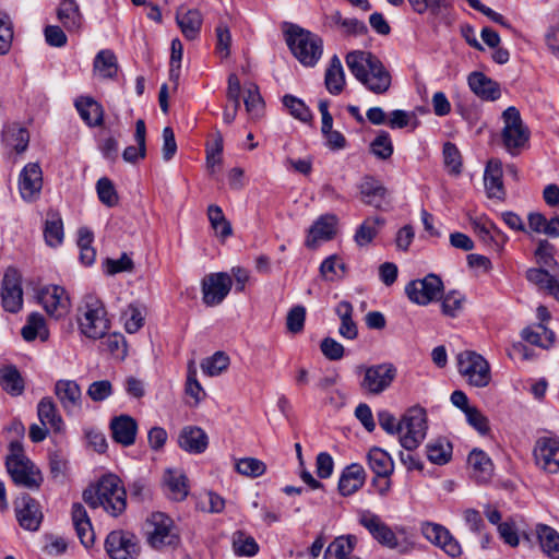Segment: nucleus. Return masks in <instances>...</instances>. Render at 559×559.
I'll return each instance as SVG.
<instances>
[{
    "label": "nucleus",
    "instance_id": "nucleus-1",
    "mask_svg": "<svg viewBox=\"0 0 559 559\" xmlns=\"http://www.w3.org/2000/svg\"><path fill=\"white\" fill-rule=\"evenodd\" d=\"M346 64L352 74L370 92L384 94L391 86V74L378 57L369 51L347 53Z\"/></svg>",
    "mask_w": 559,
    "mask_h": 559
},
{
    "label": "nucleus",
    "instance_id": "nucleus-2",
    "mask_svg": "<svg viewBox=\"0 0 559 559\" xmlns=\"http://www.w3.org/2000/svg\"><path fill=\"white\" fill-rule=\"evenodd\" d=\"M84 501L93 509L103 507L112 516L120 515L127 507L126 489L116 475H106L100 478L96 487L83 492Z\"/></svg>",
    "mask_w": 559,
    "mask_h": 559
},
{
    "label": "nucleus",
    "instance_id": "nucleus-3",
    "mask_svg": "<svg viewBox=\"0 0 559 559\" xmlns=\"http://www.w3.org/2000/svg\"><path fill=\"white\" fill-rule=\"evenodd\" d=\"M5 468L16 486L38 490L44 481L40 469L25 455L23 444L19 440L9 444Z\"/></svg>",
    "mask_w": 559,
    "mask_h": 559
},
{
    "label": "nucleus",
    "instance_id": "nucleus-4",
    "mask_svg": "<svg viewBox=\"0 0 559 559\" xmlns=\"http://www.w3.org/2000/svg\"><path fill=\"white\" fill-rule=\"evenodd\" d=\"M286 43L295 58L305 67H314L323 53V40L298 25L286 31Z\"/></svg>",
    "mask_w": 559,
    "mask_h": 559
},
{
    "label": "nucleus",
    "instance_id": "nucleus-5",
    "mask_svg": "<svg viewBox=\"0 0 559 559\" xmlns=\"http://www.w3.org/2000/svg\"><path fill=\"white\" fill-rule=\"evenodd\" d=\"M146 539L157 550L176 548L180 544L177 526L171 518L163 512H154L146 520Z\"/></svg>",
    "mask_w": 559,
    "mask_h": 559
},
{
    "label": "nucleus",
    "instance_id": "nucleus-6",
    "mask_svg": "<svg viewBox=\"0 0 559 559\" xmlns=\"http://www.w3.org/2000/svg\"><path fill=\"white\" fill-rule=\"evenodd\" d=\"M78 321L81 333L88 338H102L109 330L106 309L103 302L93 296L85 299Z\"/></svg>",
    "mask_w": 559,
    "mask_h": 559
},
{
    "label": "nucleus",
    "instance_id": "nucleus-7",
    "mask_svg": "<svg viewBox=\"0 0 559 559\" xmlns=\"http://www.w3.org/2000/svg\"><path fill=\"white\" fill-rule=\"evenodd\" d=\"M356 373L362 376L359 388L364 393L380 395L392 385L397 370L393 364L382 362L371 366L359 365Z\"/></svg>",
    "mask_w": 559,
    "mask_h": 559
},
{
    "label": "nucleus",
    "instance_id": "nucleus-8",
    "mask_svg": "<svg viewBox=\"0 0 559 559\" xmlns=\"http://www.w3.org/2000/svg\"><path fill=\"white\" fill-rule=\"evenodd\" d=\"M427 428L426 409L420 406L409 408L400 423L401 445L408 451L416 449L426 438Z\"/></svg>",
    "mask_w": 559,
    "mask_h": 559
},
{
    "label": "nucleus",
    "instance_id": "nucleus-9",
    "mask_svg": "<svg viewBox=\"0 0 559 559\" xmlns=\"http://www.w3.org/2000/svg\"><path fill=\"white\" fill-rule=\"evenodd\" d=\"M457 368L469 385L485 388L491 380L488 361L474 350H464L456 357Z\"/></svg>",
    "mask_w": 559,
    "mask_h": 559
},
{
    "label": "nucleus",
    "instance_id": "nucleus-10",
    "mask_svg": "<svg viewBox=\"0 0 559 559\" xmlns=\"http://www.w3.org/2000/svg\"><path fill=\"white\" fill-rule=\"evenodd\" d=\"M502 120L504 123L501 132L503 145L508 152L514 154L527 142L530 132L523 123L519 109L514 106L508 107L502 112Z\"/></svg>",
    "mask_w": 559,
    "mask_h": 559
},
{
    "label": "nucleus",
    "instance_id": "nucleus-11",
    "mask_svg": "<svg viewBox=\"0 0 559 559\" xmlns=\"http://www.w3.org/2000/svg\"><path fill=\"white\" fill-rule=\"evenodd\" d=\"M443 282L440 276L430 273L424 278L414 280L405 286L408 299L419 306H427L441 298Z\"/></svg>",
    "mask_w": 559,
    "mask_h": 559
},
{
    "label": "nucleus",
    "instance_id": "nucleus-12",
    "mask_svg": "<svg viewBox=\"0 0 559 559\" xmlns=\"http://www.w3.org/2000/svg\"><path fill=\"white\" fill-rule=\"evenodd\" d=\"M105 548L111 559H135L140 552L136 536L126 531H112L107 535Z\"/></svg>",
    "mask_w": 559,
    "mask_h": 559
},
{
    "label": "nucleus",
    "instance_id": "nucleus-13",
    "mask_svg": "<svg viewBox=\"0 0 559 559\" xmlns=\"http://www.w3.org/2000/svg\"><path fill=\"white\" fill-rule=\"evenodd\" d=\"M233 286L231 276L225 272L211 273L202 280V300L209 307L223 302Z\"/></svg>",
    "mask_w": 559,
    "mask_h": 559
},
{
    "label": "nucleus",
    "instance_id": "nucleus-14",
    "mask_svg": "<svg viewBox=\"0 0 559 559\" xmlns=\"http://www.w3.org/2000/svg\"><path fill=\"white\" fill-rule=\"evenodd\" d=\"M1 299L5 311L16 313L22 308L23 290L21 286V275L14 267H9L4 273Z\"/></svg>",
    "mask_w": 559,
    "mask_h": 559
},
{
    "label": "nucleus",
    "instance_id": "nucleus-15",
    "mask_svg": "<svg viewBox=\"0 0 559 559\" xmlns=\"http://www.w3.org/2000/svg\"><path fill=\"white\" fill-rule=\"evenodd\" d=\"M536 465L547 473L559 472V439L554 437H540L534 447Z\"/></svg>",
    "mask_w": 559,
    "mask_h": 559
},
{
    "label": "nucleus",
    "instance_id": "nucleus-16",
    "mask_svg": "<svg viewBox=\"0 0 559 559\" xmlns=\"http://www.w3.org/2000/svg\"><path fill=\"white\" fill-rule=\"evenodd\" d=\"M420 531L427 540L440 547L450 557L461 556L462 548L460 543L444 526L432 522H425L421 524Z\"/></svg>",
    "mask_w": 559,
    "mask_h": 559
},
{
    "label": "nucleus",
    "instance_id": "nucleus-17",
    "mask_svg": "<svg viewBox=\"0 0 559 559\" xmlns=\"http://www.w3.org/2000/svg\"><path fill=\"white\" fill-rule=\"evenodd\" d=\"M19 524L26 531L35 532L43 521L39 503L27 493H23L15 502Z\"/></svg>",
    "mask_w": 559,
    "mask_h": 559
},
{
    "label": "nucleus",
    "instance_id": "nucleus-18",
    "mask_svg": "<svg viewBox=\"0 0 559 559\" xmlns=\"http://www.w3.org/2000/svg\"><path fill=\"white\" fill-rule=\"evenodd\" d=\"M359 523L382 546L390 549H395L399 546L395 533L380 519L379 515L369 511L364 512L359 518Z\"/></svg>",
    "mask_w": 559,
    "mask_h": 559
},
{
    "label": "nucleus",
    "instance_id": "nucleus-19",
    "mask_svg": "<svg viewBox=\"0 0 559 559\" xmlns=\"http://www.w3.org/2000/svg\"><path fill=\"white\" fill-rule=\"evenodd\" d=\"M38 298L47 313L55 318L64 316L70 308V299L66 289L58 285L44 287Z\"/></svg>",
    "mask_w": 559,
    "mask_h": 559
},
{
    "label": "nucleus",
    "instance_id": "nucleus-20",
    "mask_svg": "<svg viewBox=\"0 0 559 559\" xmlns=\"http://www.w3.org/2000/svg\"><path fill=\"white\" fill-rule=\"evenodd\" d=\"M361 201L378 210H384L389 205L386 188L371 176H365L359 185Z\"/></svg>",
    "mask_w": 559,
    "mask_h": 559
},
{
    "label": "nucleus",
    "instance_id": "nucleus-21",
    "mask_svg": "<svg viewBox=\"0 0 559 559\" xmlns=\"http://www.w3.org/2000/svg\"><path fill=\"white\" fill-rule=\"evenodd\" d=\"M55 394L68 415L81 409L82 391L74 380H58L55 384Z\"/></svg>",
    "mask_w": 559,
    "mask_h": 559
},
{
    "label": "nucleus",
    "instance_id": "nucleus-22",
    "mask_svg": "<svg viewBox=\"0 0 559 559\" xmlns=\"http://www.w3.org/2000/svg\"><path fill=\"white\" fill-rule=\"evenodd\" d=\"M43 187L41 169L38 164H27L20 174L19 189L25 201H33Z\"/></svg>",
    "mask_w": 559,
    "mask_h": 559
},
{
    "label": "nucleus",
    "instance_id": "nucleus-23",
    "mask_svg": "<svg viewBox=\"0 0 559 559\" xmlns=\"http://www.w3.org/2000/svg\"><path fill=\"white\" fill-rule=\"evenodd\" d=\"M337 217L333 214L321 215L309 228L305 245L316 248L318 242L329 241L336 234Z\"/></svg>",
    "mask_w": 559,
    "mask_h": 559
},
{
    "label": "nucleus",
    "instance_id": "nucleus-24",
    "mask_svg": "<svg viewBox=\"0 0 559 559\" xmlns=\"http://www.w3.org/2000/svg\"><path fill=\"white\" fill-rule=\"evenodd\" d=\"M471 91L480 99L495 102L501 96L500 84L483 72H472L467 78Z\"/></svg>",
    "mask_w": 559,
    "mask_h": 559
},
{
    "label": "nucleus",
    "instance_id": "nucleus-25",
    "mask_svg": "<svg viewBox=\"0 0 559 559\" xmlns=\"http://www.w3.org/2000/svg\"><path fill=\"white\" fill-rule=\"evenodd\" d=\"M178 445L188 453L200 454L209 447V436L198 426H185L178 435Z\"/></svg>",
    "mask_w": 559,
    "mask_h": 559
},
{
    "label": "nucleus",
    "instance_id": "nucleus-26",
    "mask_svg": "<svg viewBox=\"0 0 559 559\" xmlns=\"http://www.w3.org/2000/svg\"><path fill=\"white\" fill-rule=\"evenodd\" d=\"M110 430L112 439L117 443L123 447H130L135 442L138 424L131 416L120 415L111 419Z\"/></svg>",
    "mask_w": 559,
    "mask_h": 559
},
{
    "label": "nucleus",
    "instance_id": "nucleus-27",
    "mask_svg": "<svg viewBox=\"0 0 559 559\" xmlns=\"http://www.w3.org/2000/svg\"><path fill=\"white\" fill-rule=\"evenodd\" d=\"M484 183L488 198L504 199L502 164L499 159H490L487 163L484 173Z\"/></svg>",
    "mask_w": 559,
    "mask_h": 559
},
{
    "label": "nucleus",
    "instance_id": "nucleus-28",
    "mask_svg": "<svg viewBox=\"0 0 559 559\" xmlns=\"http://www.w3.org/2000/svg\"><path fill=\"white\" fill-rule=\"evenodd\" d=\"M366 481V472L360 464L353 463L342 473L338 480V491L347 497L359 490Z\"/></svg>",
    "mask_w": 559,
    "mask_h": 559
},
{
    "label": "nucleus",
    "instance_id": "nucleus-29",
    "mask_svg": "<svg viewBox=\"0 0 559 559\" xmlns=\"http://www.w3.org/2000/svg\"><path fill=\"white\" fill-rule=\"evenodd\" d=\"M71 515L73 526L82 545L86 548L91 547L94 544L95 534L85 508L79 502L73 503Z\"/></svg>",
    "mask_w": 559,
    "mask_h": 559
},
{
    "label": "nucleus",
    "instance_id": "nucleus-30",
    "mask_svg": "<svg viewBox=\"0 0 559 559\" xmlns=\"http://www.w3.org/2000/svg\"><path fill=\"white\" fill-rule=\"evenodd\" d=\"M57 17L68 32H79L83 24V15L75 0H61Z\"/></svg>",
    "mask_w": 559,
    "mask_h": 559
},
{
    "label": "nucleus",
    "instance_id": "nucleus-31",
    "mask_svg": "<svg viewBox=\"0 0 559 559\" xmlns=\"http://www.w3.org/2000/svg\"><path fill=\"white\" fill-rule=\"evenodd\" d=\"M335 313L341 321L338 328L340 336L348 341L356 340L358 337V325L353 319V305L347 300H342L336 305Z\"/></svg>",
    "mask_w": 559,
    "mask_h": 559
},
{
    "label": "nucleus",
    "instance_id": "nucleus-32",
    "mask_svg": "<svg viewBox=\"0 0 559 559\" xmlns=\"http://www.w3.org/2000/svg\"><path fill=\"white\" fill-rule=\"evenodd\" d=\"M369 468L377 477L389 478L394 472V462L390 454L381 448L373 447L367 453Z\"/></svg>",
    "mask_w": 559,
    "mask_h": 559
},
{
    "label": "nucleus",
    "instance_id": "nucleus-33",
    "mask_svg": "<svg viewBox=\"0 0 559 559\" xmlns=\"http://www.w3.org/2000/svg\"><path fill=\"white\" fill-rule=\"evenodd\" d=\"M355 535H341L335 537L326 547L323 559H352L350 554L357 545Z\"/></svg>",
    "mask_w": 559,
    "mask_h": 559
},
{
    "label": "nucleus",
    "instance_id": "nucleus-34",
    "mask_svg": "<svg viewBox=\"0 0 559 559\" xmlns=\"http://www.w3.org/2000/svg\"><path fill=\"white\" fill-rule=\"evenodd\" d=\"M75 107L81 118L90 127H98L103 123L104 110L99 103L92 97H80L75 100Z\"/></svg>",
    "mask_w": 559,
    "mask_h": 559
},
{
    "label": "nucleus",
    "instance_id": "nucleus-35",
    "mask_svg": "<svg viewBox=\"0 0 559 559\" xmlns=\"http://www.w3.org/2000/svg\"><path fill=\"white\" fill-rule=\"evenodd\" d=\"M37 415L44 427L49 426L56 432L62 430L63 420L51 397H44L39 401L37 405Z\"/></svg>",
    "mask_w": 559,
    "mask_h": 559
},
{
    "label": "nucleus",
    "instance_id": "nucleus-36",
    "mask_svg": "<svg viewBox=\"0 0 559 559\" xmlns=\"http://www.w3.org/2000/svg\"><path fill=\"white\" fill-rule=\"evenodd\" d=\"M0 386L11 396H19L24 392V380L14 365L0 367Z\"/></svg>",
    "mask_w": 559,
    "mask_h": 559
},
{
    "label": "nucleus",
    "instance_id": "nucleus-37",
    "mask_svg": "<svg viewBox=\"0 0 559 559\" xmlns=\"http://www.w3.org/2000/svg\"><path fill=\"white\" fill-rule=\"evenodd\" d=\"M324 84L326 90L333 94L338 95L343 92L345 86V73L341 59L334 55L325 70Z\"/></svg>",
    "mask_w": 559,
    "mask_h": 559
},
{
    "label": "nucleus",
    "instance_id": "nucleus-38",
    "mask_svg": "<svg viewBox=\"0 0 559 559\" xmlns=\"http://www.w3.org/2000/svg\"><path fill=\"white\" fill-rule=\"evenodd\" d=\"M468 465L473 469L474 477L481 483L490 479L493 473V464L490 457L481 450L474 449L467 459Z\"/></svg>",
    "mask_w": 559,
    "mask_h": 559
},
{
    "label": "nucleus",
    "instance_id": "nucleus-39",
    "mask_svg": "<svg viewBox=\"0 0 559 559\" xmlns=\"http://www.w3.org/2000/svg\"><path fill=\"white\" fill-rule=\"evenodd\" d=\"M134 140L138 146H128L122 153V157L127 163L134 164L146 155V128L143 119H138L135 122Z\"/></svg>",
    "mask_w": 559,
    "mask_h": 559
},
{
    "label": "nucleus",
    "instance_id": "nucleus-40",
    "mask_svg": "<svg viewBox=\"0 0 559 559\" xmlns=\"http://www.w3.org/2000/svg\"><path fill=\"white\" fill-rule=\"evenodd\" d=\"M22 337L26 342H32L36 337L45 342L49 337V331L46 326L45 318L38 312H32L26 320L25 325L21 330Z\"/></svg>",
    "mask_w": 559,
    "mask_h": 559
},
{
    "label": "nucleus",
    "instance_id": "nucleus-41",
    "mask_svg": "<svg viewBox=\"0 0 559 559\" xmlns=\"http://www.w3.org/2000/svg\"><path fill=\"white\" fill-rule=\"evenodd\" d=\"M536 534L543 551L551 559H559V533L546 524H538Z\"/></svg>",
    "mask_w": 559,
    "mask_h": 559
},
{
    "label": "nucleus",
    "instance_id": "nucleus-42",
    "mask_svg": "<svg viewBox=\"0 0 559 559\" xmlns=\"http://www.w3.org/2000/svg\"><path fill=\"white\" fill-rule=\"evenodd\" d=\"M521 335L525 342L542 348H549L555 342V333L543 323L525 328Z\"/></svg>",
    "mask_w": 559,
    "mask_h": 559
},
{
    "label": "nucleus",
    "instance_id": "nucleus-43",
    "mask_svg": "<svg viewBox=\"0 0 559 559\" xmlns=\"http://www.w3.org/2000/svg\"><path fill=\"white\" fill-rule=\"evenodd\" d=\"M427 459L437 465H444L452 457V444L444 438L431 440L426 445Z\"/></svg>",
    "mask_w": 559,
    "mask_h": 559
},
{
    "label": "nucleus",
    "instance_id": "nucleus-44",
    "mask_svg": "<svg viewBox=\"0 0 559 559\" xmlns=\"http://www.w3.org/2000/svg\"><path fill=\"white\" fill-rule=\"evenodd\" d=\"M176 21L187 39L197 38L202 25V17L198 10H188L185 13L178 12Z\"/></svg>",
    "mask_w": 559,
    "mask_h": 559
},
{
    "label": "nucleus",
    "instance_id": "nucleus-45",
    "mask_svg": "<svg viewBox=\"0 0 559 559\" xmlns=\"http://www.w3.org/2000/svg\"><path fill=\"white\" fill-rule=\"evenodd\" d=\"M94 72L103 79H112L117 75L118 63L115 53L109 49L100 50L94 59Z\"/></svg>",
    "mask_w": 559,
    "mask_h": 559
},
{
    "label": "nucleus",
    "instance_id": "nucleus-46",
    "mask_svg": "<svg viewBox=\"0 0 559 559\" xmlns=\"http://www.w3.org/2000/svg\"><path fill=\"white\" fill-rule=\"evenodd\" d=\"M164 483L173 500L181 501L188 496L187 478L183 474L168 471L165 475Z\"/></svg>",
    "mask_w": 559,
    "mask_h": 559
},
{
    "label": "nucleus",
    "instance_id": "nucleus-47",
    "mask_svg": "<svg viewBox=\"0 0 559 559\" xmlns=\"http://www.w3.org/2000/svg\"><path fill=\"white\" fill-rule=\"evenodd\" d=\"M207 216L212 228L215 230L218 237L226 239L233 234L231 225L218 205H210L207 207Z\"/></svg>",
    "mask_w": 559,
    "mask_h": 559
},
{
    "label": "nucleus",
    "instance_id": "nucleus-48",
    "mask_svg": "<svg viewBox=\"0 0 559 559\" xmlns=\"http://www.w3.org/2000/svg\"><path fill=\"white\" fill-rule=\"evenodd\" d=\"M233 550L237 556L252 557L258 554L259 545L252 536L237 531L233 534Z\"/></svg>",
    "mask_w": 559,
    "mask_h": 559
},
{
    "label": "nucleus",
    "instance_id": "nucleus-49",
    "mask_svg": "<svg viewBox=\"0 0 559 559\" xmlns=\"http://www.w3.org/2000/svg\"><path fill=\"white\" fill-rule=\"evenodd\" d=\"M100 347L103 352L119 359H124L127 355V343L124 336L120 333H106L105 336L102 337Z\"/></svg>",
    "mask_w": 559,
    "mask_h": 559
},
{
    "label": "nucleus",
    "instance_id": "nucleus-50",
    "mask_svg": "<svg viewBox=\"0 0 559 559\" xmlns=\"http://www.w3.org/2000/svg\"><path fill=\"white\" fill-rule=\"evenodd\" d=\"M443 163L450 175L459 176L462 173V156L455 144L447 142L443 145Z\"/></svg>",
    "mask_w": 559,
    "mask_h": 559
},
{
    "label": "nucleus",
    "instance_id": "nucleus-51",
    "mask_svg": "<svg viewBox=\"0 0 559 559\" xmlns=\"http://www.w3.org/2000/svg\"><path fill=\"white\" fill-rule=\"evenodd\" d=\"M382 224H384V219L380 217L367 218L356 230V243L360 247L370 243L378 233L376 225Z\"/></svg>",
    "mask_w": 559,
    "mask_h": 559
},
{
    "label": "nucleus",
    "instance_id": "nucleus-52",
    "mask_svg": "<svg viewBox=\"0 0 559 559\" xmlns=\"http://www.w3.org/2000/svg\"><path fill=\"white\" fill-rule=\"evenodd\" d=\"M229 366V357L224 352H216L201 364L203 372L210 377L221 374Z\"/></svg>",
    "mask_w": 559,
    "mask_h": 559
},
{
    "label": "nucleus",
    "instance_id": "nucleus-53",
    "mask_svg": "<svg viewBox=\"0 0 559 559\" xmlns=\"http://www.w3.org/2000/svg\"><path fill=\"white\" fill-rule=\"evenodd\" d=\"M96 191L99 201L106 206L112 207L118 204V193L109 178L103 177L98 179L96 182Z\"/></svg>",
    "mask_w": 559,
    "mask_h": 559
},
{
    "label": "nucleus",
    "instance_id": "nucleus-54",
    "mask_svg": "<svg viewBox=\"0 0 559 559\" xmlns=\"http://www.w3.org/2000/svg\"><path fill=\"white\" fill-rule=\"evenodd\" d=\"M283 104L294 118L302 122H309L312 120V114L310 109L301 99L293 95H285L283 97Z\"/></svg>",
    "mask_w": 559,
    "mask_h": 559
},
{
    "label": "nucleus",
    "instance_id": "nucleus-55",
    "mask_svg": "<svg viewBox=\"0 0 559 559\" xmlns=\"http://www.w3.org/2000/svg\"><path fill=\"white\" fill-rule=\"evenodd\" d=\"M245 106L252 118L263 114L264 103L255 84H250L246 90Z\"/></svg>",
    "mask_w": 559,
    "mask_h": 559
},
{
    "label": "nucleus",
    "instance_id": "nucleus-56",
    "mask_svg": "<svg viewBox=\"0 0 559 559\" xmlns=\"http://www.w3.org/2000/svg\"><path fill=\"white\" fill-rule=\"evenodd\" d=\"M345 264L336 255L328 257L320 266V273L326 281H335L345 274Z\"/></svg>",
    "mask_w": 559,
    "mask_h": 559
},
{
    "label": "nucleus",
    "instance_id": "nucleus-57",
    "mask_svg": "<svg viewBox=\"0 0 559 559\" xmlns=\"http://www.w3.org/2000/svg\"><path fill=\"white\" fill-rule=\"evenodd\" d=\"M236 471L245 476L259 477L266 471V465L255 457H243L236 462Z\"/></svg>",
    "mask_w": 559,
    "mask_h": 559
},
{
    "label": "nucleus",
    "instance_id": "nucleus-58",
    "mask_svg": "<svg viewBox=\"0 0 559 559\" xmlns=\"http://www.w3.org/2000/svg\"><path fill=\"white\" fill-rule=\"evenodd\" d=\"M371 153L380 158L388 159L393 154V144L390 134L386 131H380L370 144Z\"/></svg>",
    "mask_w": 559,
    "mask_h": 559
},
{
    "label": "nucleus",
    "instance_id": "nucleus-59",
    "mask_svg": "<svg viewBox=\"0 0 559 559\" xmlns=\"http://www.w3.org/2000/svg\"><path fill=\"white\" fill-rule=\"evenodd\" d=\"M5 141L17 154H21L25 152L28 146L29 134L24 128L13 127L7 131Z\"/></svg>",
    "mask_w": 559,
    "mask_h": 559
},
{
    "label": "nucleus",
    "instance_id": "nucleus-60",
    "mask_svg": "<svg viewBox=\"0 0 559 559\" xmlns=\"http://www.w3.org/2000/svg\"><path fill=\"white\" fill-rule=\"evenodd\" d=\"M45 241L50 247H58L63 240V224L61 218L47 219L44 229Z\"/></svg>",
    "mask_w": 559,
    "mask_h": 559
},
{
    "label": "nucleus",
    "instance_id": "nucleus-61",
    "mask_svg": "<svg viewBox=\"0 0 559 559\" xmlns=\"http://www.w3.org/2000/svg\"><path fill=\"white\" fill-rule=\"evenodd\" d=\"M186 393L194 400L195 404H199L205 395L202 385L197 379V369L193 361L188 365Z\"/></svg>",
    "mask_w": 559,
    "mask_h": 559
},
{
    "label": "nucleus",
    "instance_id": "nucleus-62",
    "mask_svg": "<svg viewBox=\"0 0 559 559\" xmlns=\"http://www.w3.org/2000/svg\"><path fill=\"white\" fill-rule=\"evenodd\" d=\"M465 297L456 292H449L442 299L441 308L442 312L449 317H456L463 309Z\"/></svg>",
    "mask_w": 559,
    "mask_h": 559
},
{
    "label": "nucleus",
    "instance_id": "nucleus-63",
    "mask_svg": "<svg viewBox=\"0 0 559 559\" xmlns=\"http://www.w3.org/2000/svg\"><path fill=\"white\" fill-rule=\"evenodd\" d=\"M306 320V308L297 305L293 307L286 317V328L290 333L297 334L304 330Z\"/></svg>",
    "mask_w": 559,
    "mask_h": 559
},
{
    "label": "nucleus",
    "instance_id": "nucleus-64",
    "mask_svg": "<svg viewBox=\"0 0 559 559\" xmlns=\"http://www.w3.org/2000/svg\"><path fill=\"white\" fill-rule=\"evenodd\" d=\"M112 384L108 380L94 381L87 388L86 394L94 402H103L112 394Z\"/></svg>",
    "mask_w": 559,
    "mask_h": 559
}]
</instances>
